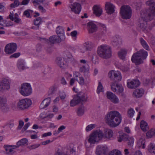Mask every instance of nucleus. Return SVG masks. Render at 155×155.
I'll list each match as a JSON object with an SVG mask.
<instances>
[{"label": "nucleus", "mask_w": 155, "mask_h": 155, "mask_svg": "<svg viewBox=\"0 0 155 155\" xmlns=\"http://www.w3.org/2000/svg\"><path fill=\"white\" fill-rule=\"evenodd\" d=\"M147 9L142 10L140 12V17L145 21H150L155 15V2L150 0L146 2Z\"/></svg>", "instance_id": "1"}, {"label": "nucleus", "mask_w": 155, "mask_h": 155, "mask_svg": "<svg viewBox=\"0 0 155 155\" xmlns=\"http://www.w3.org/2000/svg\"><path fill=\"white\" fill-rule=\"evenodd\" d=\"M148 55L147 52L143 49L140 50L133 54L131 60L136 64H139L143 63V60L145 59Z\"/></svg>", "instance_id": "2"}, {"label": "nucleus", "mask_w": 155, "mask_h": 155, "mask_svg": "<svg viewBox=\"0 0 155 155\" xmlns=\"http://www.w3.org/2000/svg\"><path fill=\"white\" fill-rule=\"evenodd\" d=\"M98 55L104 59H107L111 56V49L108 45H103L99 47L97 51Z\"/></svg>", "instance_id": "3"}, {"label": "nucleus", "mask_w": 155, "mask_h": 155, "mask_svg": "<svg viewBox=\"0 0 155 155\" xmlns=\"http://www.w3.org/2000/svg\"><path fill=\"white\" fill-rule=\"evenodd\" d=\"M103 136V134L101 130H97L89 135L87 140L88 142L90 144L97 143L102 140Z\"/></svg>", "instance_id": "4"}, {"label": "nucleus", "mask_w": 155, "mask_h": 155, "mask_svg": "<svg viewBox=\"0 0 155 155\" xmlns=\"http://www.w3.org/2000/svg\"><path fill=\"white\" fill-rule=\"evenodd\" d=\"M32 104L31 99L26 98L20 100L17 104V107L21 110L28 109Z\"/></svg>", "instance_id": "5"}, {"label": "nucleus", "mask_w": 155, "mask_h": 155, "mask_svg": "<svg viewBox=\"0 0 155 155\" xmlns=\"http://www.w3.org/2000/svg\"><path fill=\"white\" fill-rule=\"evenodd\" d=\"M132 10L128 6L124 5L120 8V15L124 19H129L131 16Z\"/></svg>", "instance_id": "6"}, {"label": "nucleus", "mask_w": 155, "mask_h": 155, "mask_svg": "<svg viewBox=\"0 0 155 155\" xmlns=\"http://www.w3.org/2000/svg\"><path fill=\"white\" fill-rule=\"evenodd\" d=\"M21 94L24 96L30 95L32 92V89L30 84L24 83L22 84L20 89Z\"/></svg>", "instance_id": "7"}, {"label": "nucleus", "mask_w": 155, "mask_h": 155, "mask_svg": "<svg viewBox=\"0 0 155 155\" xmlns=\"http://www.w3.org/2000/svg\"><path fill=\"white\" fill-rule=\"evenodd\" d=\"M11 81L7 78H4L0 81V92L8 91L10 89Z\"/></svg>", "instance_id": "8"}, {"label": "nucleus", "mask_w": 155, "mask_h": 155, "mask_svg": "<svg viewBox=\"0 0 155 155\" xmlns=\"http://www.w3.org/2000/svg\"><path fill=\"white\" fill-rule=\"evenodd\" d=\"M108 76L111 80L114 81H120L122 79V76L120 72L118 71L112 70L108 73Z\"/></svg>", "instance_id": "9"}, {"label": "nucleus", "mask_w": 155, "mask_h": 155, "mask_svg": "<svg viewBox=\"0 0 155 155\" xmlns=\"http://www.w3.org/2000/svg\"><path fill=\"white\" fill-rule=\"evenodd\" d=\"M16 44L11 43L7 45L5 48V51L7 53L11 54L15 52L17 48Z\"/></svg>", "instance_id": "10"}, {"label": "nucleus", "mask_w": 155, "mask_h": 155, "mask_svg": "<svg viewBox=\"0 0 155 155\" xmlns=\"http://www.w3.org/2000/svg\"><path fill=\"white\" fill-rule=\"evenodd\" d=\"M76 152L73 148H68L65 153L62 151L58 149L54 155H75Z\"/></svg>", "instance_id": "11"}, {"label": "nucleus", "mask_w": 155, "mask_h": 155, "mask_svg": "<svg viewBox=\"0 0 155 155\" xmlns=\"http://www.w3.org/2000/svg\"><path fill=\"white\" fill-rule=\"evenodd\" d=\"M69 7L71 11L75 14H79L81 9V5L76 2L71 4L69 5Z\"/></svg>", "instance_id": "12"}, {"label": "nucleus", "mask_w": 155, "mask_h": 155, "mask_svg": "<svg viewBox=\"0 0 155 155\" xmlns=\"http://www.w3.org/2000/svg\"><path fill=\"white\" fill-rule=\"evenodd\" d=\"M107 147L106 146L98 145L96 149V155H104L107 153Z\"/></svg>", "instance_id": "13"}, {"label": "nucleus", "mask_w": 155, "mask_h": 155, "mask_svg": "<svg viewBox=\"0 0 155 155\" xmlns=\"http://www.w3.org/2000/svg\"><path fill=\"white\" fill-rule=\"evenodd\" d=\"M7 99L4 96H0V108L4 111L8 109L7 107Z\"/></svg>", "instance_id": "14"}, {"label": "nucleus", "mask_w": 155, "mask_h": 155, "mask_svg": "<svg viewBox=\"0 0 155 155\" xmlns=\"http://www.w3.org/2000/svg\"><path fill=\"white\" fill-rule=\"evenodd\" d=\"M107 97L111 102L117 104L119 102V100L117 96L112 92L107 91L106 93Z\"/></svg>", "instance_id": "15"}, {"label": "nucleus", "mask_w": 155, "mask_h": 155, "mask_svg": "<svg viewBox=\"0 0 155 155\" xmlns=\"http://www.w3.org/2000/svg\"><path fill=\"white\" fill-rule=\"evenodd\" d=\"M140 84L139 80L137 79H133L131 81L128 80L127 86L129 88H135Z\"/></svg>", "instance_id": "16"}, {"label": "nucleus", "mask_w": 155, "mask_h": 155, "mask_svg": "<svg viewBox=\"0 0 155 155\" xmlns=\"http://www.w3.org/2000/svg\"><path fill=\"white\" fill-rule=\"evenodd\" d=\"M105 8L106 13L108 14H111L114 12V6L109 2H106Z\"/></svg>", "instance_id": "17"}, {"label": "nucleus", "mask_w": 155, "mask_h": 155, "mask_svg": "<svg viewBox=\"0 0 155 155\" xmlns=\"http://www.w3.org/2000/svg\"><path fill=\"white\" fill-rule=\"evenodd\" d=\"M75 96L80 103L82 102H85L87 101V95L85 93L80 92Z\"/></svg>", "instance_id": "18"}, {"label": "nucleus", "mask_w": 155, "mask_h": 155, "mask_svg": "<svg viewBox=\"0 0 155 155\" xmlns=\"http://www.w3.org/2000/svg\"><path fill=\"white\" fill-rule=\"evenodd\" d=\"M56 32L58 36L64 41L65 38L64 28L60 26H58L56 29Z\"/></svg>", "instance_id": "19"}, {"label": "nucleus", "mask_w": 155, "mask_h": 155, "mask_svg": "<svg viewBox=\"0 0 155 155\" xmlns=\"http://www.w3.org/2000/svg\"><path fill=\"white\" fill-rule=\"evenodd\" d=\"M113 132L111 129H106L104 130V134L103 137L107 138L109 140H111L113 138Z\"/></svg>", "instance_id": "20"}, {"label": "nucleus", "mask_w": 155, "mask_h": 155, "mask_svg": "<svg viewBox=\"0 0 155 155\" xmlns=\"http://www.w3.org/2000/svg\"><path fill=\"white\" fill-rule=\"evenodd\" d=\"M17 66L20 71H23L28 68L25 65V61L23 60H19L17 62Z\"/></svg>", "instance_id": "21"}, {"label": "nucleus", "mask_w": 155, "mask_h": 155, "mask_svg": "<svg viewBox=\"0 0 155 155\" xmlns=\"http://www.w3.org/2000/svg\"><path fill=\"white\" fill-rule=\"evenodd\" d=\"M144 91L143 89H137L133 92L134 97L139 98L142 97L144 93Z\"/></svg>", "instance_id": "22"}, {"label": "nucleus", "mask_w": 155, "mask_h": 155, "mask_svg": "<svg viewBox=\"0 0 155 155\" xmlns=\"http://www.w3.org/2000/svg\"><path fill=\"white\" fill-rule=\"evenodd\" d=\"M88 29L89 33H93L97 30L96 25L92 21H91L87 23Z\"/></svg>", "instance_id": "23"}, {"label": "nucleus", "mask_w": 155, "mask_h": 155, "mask_svg": "<svg viewBox=\"0 0 155 155\" xmlns=\"http://www.w3.org/2000/svg\"><path fill=\"white\" fill-rule=\"evenodd\" d=\"M93 13L97 17L100 16L103 11L102 8L99 6L94 5L93 7Z\"/></svg>", "instance_id": "24"}, {"label": "nucleus", "mask_w": 155, "mask_h": 155, "mask_svg": "<svg viewBox=\"0 0 155 155\" xmlns=\"http://www.w3.org/2000/svg\"><path fill=\"white\" fill-rule=\"evenodd\" d=\"M56 63L61 68H64L66 67V62L61 57L57 58Z\"/></svg>", "instance_id": "25"}, {"label": "nucleus", "mask_w": 155, "mask_h": 155, "mask_svg": "<svg viewBox=\"0 0 155 155\" xmlns=\"http://www.w3.org/2000/svg\"><path fill=\"white\" fill-rule=\"evenodd\" d=\"M49 41L51 43L54 44L56 43H59L63 41L62 39L58 36L54 35L49 37Z\"/></svg>", "instance_id": "26"}, {"label": "nucleus", "mask_w": 155, "mask_h": 155, "mask_svg": "<svg viewBox=\"0 0 155 155\" xmlns=\"http://www.w3.org/2000/svg\"><path fill=\"white\" fill-rule=\"evenodd\" d=\"M4 147L5 149L6 154L9 155L13 153V149L17 148L16 146H12L5 145Z\"/></svg>", "instance_id": "27"}, {"label": "nucleus", "mask_w": 155, "mask_h": 155, "mask_svg": "<svg viewBox=\"0 0 155 155\" xmlns=\"http://www.w3.org/2000/svg\"><path fill=\"white\" fill-rule=\"evenodd\" d=\"M51 102V98L48 97L45 99L40 104V108L43 109L47 107L50 104Z\"/></svg>", "instance_id": "28"}, {"label": "nucleus", "mask_w": 155, "mask_h": 155, "mask_svg": "<svg viewBox=\"0 0 155 155\" xmlns=\"http://www.w3.org/2000/svg\"><path fill=\"white\" fill-rule=\"evenodd\" d=\"M140 126L141 130L144 132L146 131L148 129L147 124L143 120L141 121Z\"/></svg>", "instance_id": "29"}, {"label": "nucleus", "mask_w": 155, "mask_h": 155, "mask_svg": "<svg viewBox=\"0 0 155 155\" xmlns=\"http://www.w3.org/2000/svg\"><path fill=\"white\" fill-rule=\"evenodd\" d=\"M145 141L144 138H141L137 142V146L143 149L145 148Z\"/></svg>", "instance_id": "30"}, {"label": "nucleus", "mask_w": 155, "mask_h": 155, "mask_svg": "<svg viewBox=\"0 0 155 155\" xmlns=\"http://www.w3.org/2000/svg\"><path fill=\"white\" fill-rule=\"evenodd\" d=\"M84 44L87 51L91 50L94 46L93 44L90 41H87L84 43Z\"/></svg>", "instance_id": "31"}, {"label": "nucleus", "mask_w": 155, "mask_h": 155, "mask_svg": "<svg viewBox=\"0 0 155 155\" xmlns=\"http://www.w3.org/2000/svg\"><path fill=\"white\" fill-rule=\"evenodd\" d=\"M128 139V137L127 135L123 133H121L120 134L118 141L119 142H121L122 141H126Z\"/></svg>", "instance_id": "32"}, {"label": "nucleus", "mask_w": 155, "mask_h": 155, "mask_svg": "<svg viewBox=\"0 0 155 155\" xmlns=\"http://www.w3.org/2000/svg\"><path fill=\"white\" fill-rule=\"evenodd\" d=\"M78 99L75 96L73 99L71 100L70 102V105L71 107H74L80 103Z\"/></svg>", "instance_id": "33"}, {"label": "nucleus", "mask_w": 155, "mask_h": 155, "mask_svg": "<svg viewBox=\"0 0 155 155\" xmlns=\"http://www.w3.org/2000/svg\"><path fill=\"white\" fill-rule=\"evenodd\" d=\"M9 18L12 21H14L15 22L17 23H21V20L20 18H18L17 16L14 17L13 14L10 12L9 15Z\"/></svg>", "instance_id": "34"}, {"label": "nucleus", "mask_w": 155, "mask_h": 155, "mask_svg": "<svg viewBox=\"0 0 155 155\" xmlns=\"http://www.w3.org/2000/svg\"><path fill=\"white\" fill-rule=\"evenodd\" d=\"M121 43V39L119 37H115L113 38L112 41V44L114 46L119 45Z\"/></svg>", "instance_id": "35"}, {"label": "nucleus", "mask_w": 155, "mask_h": 155, "mask_svg": "<svg viewBox=\"0 0 155 155\" xmlns=\"http://www.w3.org/2000/svg\"><path fill=\"white\" fill-rule=\"evenodd\" d=\"M127 51L125 49H121L118 53L119 57L121 59L124 60L125 59Z\"/></svg>", "instance_id": "36"}, {"label": "nucleus", "mask_w": 155, "mask_h": 155, "mask_svg": "<svg viewBox=\"0 0 155 155\" xmlns=\"http://www.w3.org/2000/svg\"><path fill=\"white\" fill-rule=\"evenodd\" d=\"M113 117V123H115L117 124H115L114 127H115L118 126L120 123L121 121V117Z\"/></svg>", "instance_id": "37"}, {"label": "nucleus", "mask_w": 155, "mask_h": 155, "mask_svg": "<svg viewBox=\"0 0 155 155\" xmlns=\"http://www.w3.org/2000/svg\"><path fill=\"white\" fill-rule=\"evenodd\" d=\"M84 112V107L83 105L80 106L77 109V113L78 116L83 115Z\"/></svg>", "instance_id": "38"}, {"label": "nucleus", "mask_w": 155, "mask_h": 155, "mask_svg": "<svg viewBox=\"0 0 155 155\" xmlns=\"http://www.w3.org/2000/svg\"><path fill=\"white\" fill-rule=\"evenodd\" d=\"M113 117H106V123L111 127H114L115 125L117 124L115 123H113Z\"/></svg>", "instance_id": "39"}, {"label": "nucleus", "mask_w": 155, "mask_h": 155, "mask_svg": "<svg viewBox=\"0 0 155 155\" xmlns=\"http://www.w3.org/2000/svg\"><path fill=\"white\" fill-rule=\"evenodd\" d=\"M113 117H106V123L111 127H114L115 125L117 124L115 123H113Z\"/></svg>", "instance_id": "40"}, {"label": "nucleus", "mask_w": 155, "mask_h": 155, "mask_svg": "<svg viewBox=\"0 0 155 155\" xmlns=\"http://www.w3.org/2000/svg\"><path fill=\"white\" fill-rule=\"evenodd\" d=\"M121 115L117 111H112L108 112L106 116H121Z\"/></svg>", "instance_id": "41"}, {"label": "nucleus", "mask_w": 155, "mask_h": 155, "mask_svg": "<svg viewBox=\"0 0 155 155\" xmlns=\"http://www.w3.org/2000/svg\"><path fill=\"white\" fill-rule=\"evenodd\" d=\"M140 40L141 44L143 48L146 50H149V46L146 41L142 38H140Z\"/></svg>", "instance_id": "42"}, {"label": "nucleus", "mask_w": 155, "mask_h": 155, "mask_svg": "<svg viewBox=\"0 0 155 155\" xmlns=\"http://www.w3.org/2000/svg\"><path fill=\"white\" fill-rule=\"evenodd\" d=\"M141 18L143 21V22H140V23L138 25V26L143 31H144L145 29H146L147 28L146 22L148 21H146L144 20Z\"/></svg>", "instance_id": "43"}, {"label": "nucleus", "mask_w": 155, "mask_h": 155, "mask_svg": "<svg viewBox=\"0 0 155 155\" xmlns=\"http://www.w3.org/2000/svg\"><path fill=\"white\" fill-rule=\"evenodd\" d=\"M148 150L150 153L155 154V144L151 143L148 146Z\"/></svg>", "instance_id": "44"}, {"label": "nucleus", "mask_w": 155, "mask_h": 155, "mask_svg": "<svg viewBox=\"0 0 155 155\" xmlns=\"http://www.w3.org/2000/svg\"><path fill=\"white\" fill-rule=\"evenodd\" d=\"M28 142V140L26 138H23L19 141L17 143V148L20 146L23 145Z\"/></svg>", "instance_id": "45"}, {"label": "nucleus", "mask_w": 155, "mask_h": 155, "mask_svg": "<svg viewBox=\"0 0 155 155\" xmlns=\"http://www.w3.org/2000/svg\"><path fill=\"white\" fill-rule=\"evenodd\" d=\"M155 135V130L152 129L146 133V136L149 138H151Z\"/></svg>", "instance_id": "46"}, {"label": "nucleus", "mask_w": 155, "mask_h": 155, "mask_svg": "<svg viewBox=\"0 0 155 155\" xmlns=\"http://www.w3.org/2000/svg\"><path fill=\"white\" fill-rule=\"evenodd\" d=\"M109 155H122L121 152L118 150H114L111 151Z\"/></svg>", "instance_id": "47"}, {"label": "nucleus", "mask_w": 155, "mask_h": 155, "mask_svg": "<svg viewBox=\"0 0 155 155\" xmlns=\"http://www.w3.org/2000/svg\"><path fill=\"white\" fill-rule=\"evenodd\" d=\"M103 91L104 88L101 82H99L97 90V92L98 94H99L100 92H103Z\"/></svg>", "instance_id": "48"}, {"label": "nucleus", "mask_w": 155, "mask_h": 155, "mask_svg": "<svg viewBox=\"0 0 155 155\" xmlns=\"http://www.w3.org/2000/svg\"><path fill=\"white\" fill-rule=\"evenodd\" d=\"M20 5V2L18 0H14V3L10 4V7L12 8H14Z\"/></svg>", "instance_id": "49"}, {"label": "nucleus", "mask_w": 155, "mask_h": 155, "mask_svg": "<svg viewBox=\"0 0 155 155\" xmlns=\"http://www.w3.org/2000/svg\"><path fill=\"white\" fill-rule=\"evenodd\" d=\"M34 24L38 26H39L41 24V19L40 17H38L35 19L34 21Z\"/></svg>", "instance_id": "50"}, {"label": "nucleus", "mask_w": 155, "mask_h": 155, "mask_svg": "<svg viewBox=\"0 0 155 155\" xmlns=\"http://www.w3.org/2000/svg\"><path fill=\"white\" fill-rule=\"evenodd\" d=\"M89 70V66L87 64H85V66H83L81 67L80 71L81 72H85Z\"/></svg>", "instance_id": "51"}, {"label": "nucleus", "mask_w": 155, "mask_h": 155, "mask_svg": "<svg viewBox=\"0 0 155 155\" xmlns=\"http://www.w3.org/2000/svg\"><path fill=\"white\" fill-rule=\"evenodd\" d=\"M117 83L116 81H114L112 83L111 85V88L112 90L114 92H117Z\"/></svg>", "instance_id": "52"}, {"label": "nucleus", "mask_w": 155, "mask_h": 155, "mask_svg": "<svg viewBox=\"0 0 155 155\" xmlns=\"http://www.w3.org/2000/svg\"><path fill=\"white\" fill-rule=\"evenodd\" d=\"M101 27V30L103 31L101 32V34L102 35H105L107 32V29L105 25L103 24H100Z\"/></svg>", "instance_id": "53"}, {"label": "nucleus", "mask_w": 155, "mask_h": 155, "mask_svg": "<svg viewBox=\"0 0 155 155\" xmlns=\"http://www.w3.org/2000/svg\"><path fill=\"white\" fill-rule=\"evenodd\" d=\"M95 127L94 124H91L88 125L86 128V130L87 132L89 131Z\"/></svg>", "instance_id": "54"}, {"label": "nucleus", "mask_w": 155, "mask_h": 155, "mask_svg": "<svg viewBox=\"0 0 155 155\" xmlns=\"http://www.w3.org/2000/svg\"><path fill=\"white\" fill-rule=\"evenodd\" d=\"M128 140V144L129 146H132L133 145L134 143V140L132 137H130L129 138L128 137L127 139Z\"/></svg>", "instance_id": "55"}, {"label": "nucleus", "mask_w": 155, "mask_h": 155, "mask_svg": "<svg viewBox=\"0 0 155 155\" xmlns=\"http://www.w3.org/2000/svg\"><path fill=\"white\" fill-rule=\"evenodd\" d=\"M59 96L60 98H61V100H63L65 98L66 94L64 92H59Z\"/></svg>", "instance_id": "56"}, {"label": "nucleus", "mask_w": 155, "mask_h": 155, "mask_svg": "<svg viewBox=\"0 0 155 155\" xmlns=\"http://www.w3.org/2000/svg\"><path fill=\"white\" fill-rule=\"evenodd\" d=\"M79 50L82 53H84L85 51H87L85 47L84 46V43L81 46L79 47Z\"/></svg>", "instance_id": "57"}, {"label": "nucleus", "mask_w": 155, "mask_h": 155, "mask_svg": "<svg viewBox=\"0 0 155 155\" xmlns=\"http://www.w3.org/2000/svg\"><path fill=\"white\" fill-rule=\"evenodd\" d=\"M55 87L54 86H52L50 87L48 95L50 96L53 94L55 91Z\"/></svg>", "instance_id": "58"}, {"label": "nucleus", "mask_w": 155, "mask_h": 155, "mask_svg": "<svg viewBox=\"0 0 155 155\" xmlns=\"http://www.w3.org/2000/svg\"><path fill=\"white\" fill-rule=\"evenodd\" d=\"M45 0H32V3L33 4L39 5L40 3H42Z\"/></svg>", "instance_id": "59"}, {"label": "nucleus", "mask_w": 155, "mask_h": 155, "mask_svg": "<svg viewBox=\"0 0 155 155\" xmlns=\"http://www.w3.org/2000/svg\"><path fill=\"white\" fill-rule=\"evenodd\" d=\"M117 91L119 93H122L123 91V88L119 84H117Z\"/></svg>", "instance_id": "60"}, {"label": "nucleus", "mask_w": 155, "mask_h": 155, "mask_svg": "<svg viewBox=\"0 0 155 155\" xmlns=\"http://www.w3.org/2000/svg\"><path fill=\"white\" fill-rule=\"evenodd\" d=\"M77 32L76 31H74L71 33V35L74 40H76Z\"/></svg>", "instance_id": "61"}, {"label": "nucleus", "mask_w": 155, "mask_h": 155, "mask_svg": "<svg viewBox=\"0 0 155 155\" xmlns=\"http://www.w3.org/2000/svg\"><path fill=\"white\" fill-rule=\"evenodd\" d=\"M134 111L132 108H130L128 110L127 113L130 116H132L134 115Z\"/></svg>", "instance_id": "62"}, {"label": "nucleus", "mask_w": 155, "mask_h": 155, "mask_svg": "<svg viewBox=\"0 0 155 155\" xmlns=\"http://www.w3.org/2000/svg\"><path fill=\"white\" fill-rule=\"evenodd\" d=\"M79 81H78L79 84L81 85H83L84 84V79L83 77L81 75L79 78Z\"/></svg>", "instance_id": "63"}, {"label": "nucleus", "mask_w": 155, "mask_h": 155, "mask_svg": "<svg viewBox=\"0 0 155 155\" xmlns=\"http://www.w3.org/2000/svg\"><path fill=\"white\" fill-rule=\"evenodd\" d=\"M42 47L41 45L38 44L36 46V51L38 52H40L41 51Z\"/></svg>", "instance_id": "64"}]
</instances>
